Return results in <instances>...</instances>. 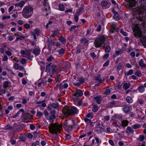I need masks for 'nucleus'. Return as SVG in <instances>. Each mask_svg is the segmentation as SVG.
Segmentation results:
<instances>
[{
	"mask_svg": "<svg viewBox=\"0 0 146 146\" xmlns=\"http://www.w3.org/2000/svg\"><path fill=\"white\" fill-rule=\"evenodd\" d=\"M101 5L102 7H105L106 8H108L110 7L109 5L108 4V2L105 1H103L101 3Z\"/></svg>",
	"mask_w": 146,
	"mask_h": 146,
	"instance_id": "20",
	"label": "nucleus"
},
{
	"mask_svg": "<svg viewBox=\"0 0 146 146\" xmlns=\"http://www.w3.org/2000/svg\"><path fill=\"white\" fill-rule=\"evenodd\" d=\"M58 39L60 42L63 44H65L66 43V40L65 38L63 36L60 37L58 38Z\"/></svg>",
	"mask_w": 146,
	"mask_h": 146,
	"instance_id": "24",
	"label": "nucleus"
},
{
	"mask_svg": "<svg viewBox=\"0 0 146 146\" xmlns=\"http://www.w3.org/2000/svg\"><path fill=\"white\" fill-rule=\"evenodd\" d=\"M120 33L124 36H127L126 33L123 31V30L121 29L120 30Z\"/></svg>",
	"mask_w": 146,
	"mask_h": 146,
	"instance_id": "53",
	"label": "nucleus"
},
{
	"mask_svg": "<svg viewBox=\"0 0 146 146\" xmlns=\"http://www.w3.org/2000/svg\"><path fill=\"white\" fill-rule=\"evenodd\" d=\"M40 53V49L39 47L35 48L33 51V53L35 56L39 55Z\"/></svg>",
	"mask_w": 146,
	"mask_h": 146,
	"instance_id": "14",
	"label": "nucleus"
},
{
	"mask_svg": "<svg viewBox=\"0 0 146 146\" xmlns=\"http://www.w3.org/2000/svg\"><path fill=\"white\" fill-rule=\"evenodd\" d=\"M140 40L144 44H146V37H142L140 38Z\"/></svg>",
	"mask_w": 146,
	"mask_h": 146,
	"instance_id": "36",
	"label": "nucleus"
},
{
	"mask_svg": "<svg viewBox=\"0 0 146 146\" xmlns=\"http://www.w3.org/2000/svg\"><path fill=\"white\" fill-rule=\"evenodd\" d=\"M134 130L130 127H128L126 129V132L127 134H130V133H133Z\"/></svg>",
	"mask_w": 146,
	"mask_h": 146,
	"instance_id": "22",
	"label": "nucleus"
},
{
	"mask_svg": "<svg viewBox=\"0 0 146 146\" xmlns=\"http://www.w3.org/2000/svg\"><path fill=\"white\" fill-rule=\"evenodd\" d=\"M64 124V128L67 131H70L74 128V123L73 120L65 121Z\"/></svg>",
	"mask_w": 146,
	"mask_h": 146,
	"instance_id": "5",
	"label": "nucleus"
},
{
	"mask_svg": "<svg viewBox=\"0 0 146 146\" xmlns=\"http://www.w3.org/2000/svg\"><path fill=\"white\" fill-rule=\"evenodd\" d=\"M11 18L10 16H5L4 15L2 17L3 19L4 20L6 19H9Z\"/></svg>",
	"mask_w": 146,
	"mask_h": 146,
	"instance_id": "51",
	"label": "nucleus"
},
{
	"mask_svg": "<svg viewBox=\"0 0 146 146\" xmlns=\"http://www.w3.org/2000/svg\"><path fill=\"white\" fill-rule=\"evenodd\" d=\"M65 8L64 6L62 4H61L59 6V9L60 11H63Z\"/></svg>",
	"mask_w": 146,
	"mask_h": 146,
	"instance_id": "40",
	"label": "nucleus"
},
{
	"mask_svg": "<svg viewBox=\"0 0 146 146\" xmlns=\"http://www.w3.org/2000/svg\"><path fill=\"white\" fill-rule=\"evenodd\" d=\"M106 38L104 36H99L95 40L94 44L96 48L100 47L102 45L104 44Z\"/></svg>",
	"mask_w": 146,
	"mask_h": 146,
	"instance_id": "6",
	"label": "nucleus"
},
{
	"mask_svg": "<svg viewBox=\"0 0 146 146\" xmlns=\"http://www.w3.org/2000/svg\"><path fill=\"white\" fill-rule=\"evenodd\" d=\"M80 15L76 13L74 15V19L76 22H77L78 20V16Z\"/></svg>",
	"mask_w": 146,
	"mask_h": 146,
	"instance_id": "45",
	"label": "nucleus"
},
{
	"mask_svg": "<svg viewBox=\"0 0 146 146\" xmlns=\"http://www.w3.org/2000/svg\"><path fill=\"white\" fill-rule=\"evenodd\" d=\"M130 86L129 84L127 83H125L123 86V88L125 90H126Z\"/></svg>",
	"mask_w": 146,
	"mask_h": 146,
	"instance_id": "30",
	"label": "nucleus"
},
{
	"mask_svg": "<svg viewBox=\"0 0 146 146\" xmlns=\"http://www.w3.org/2000/svg\"><path fill=\"white\" fill-rule=\"evenodd\" d=\"M84 121L88 125V123H90V124H92V122L90 119L87 118V117H85L84 118Z\"/></svg>",
	"mask_w": 146,
	"mask_h": 146,
	"instance_id": "41",
	"label": "nucleus"
},
{
	"mask_svg": "<svg viewBox=\"0 0 146 146\" xmlns=\"http://www.w3.org/2000/svg\"><path fill=\"white\" fill-rule=\"evenodd\" d=\"M110 92L111 91L109 89H107L105 90V94L107 95L110 94Z\"/></svg>",
	"mask_w": 146,
	"mask_h": 146,
	"instance_id": "57",
	"label": "nucleus"
},
{
	"mask_svg": "<svg viewBox=\"0 0 146 146\" xmlns=\"http://www.w3.org/2000/svg\"><path fill=\"white\" fill-rule=\"evenodd\" d=\"M35 34L37 35H39L40 33V30L38 29H36L35 30Z\"/></svg>",
	"mask_w": 146,
	"mask_h": 146,
	"instance_id": "56",
	"label": "nucleus"
},
{
	"mask_svg": "<svg viewBox=\"0 0 146 146\" xmlns=\"http://www.w3.org/2000/svg\"><path fill=\"white\" fill-rule=\"evenodd\" d=\"M39 0L38 1L37 3L39 4L40 6L41 5L43 4L44 6L46 11H47V9H50L49 4L48 2V0Z\"/></svg>",
	"mask_w": 146,
	"mask_h": 146,
	"instance_id": "8",
	"label": "nucleus"
},
{
	"mask_svg": "<svg viewBox=\"0 0 146 146\" xmlns=\"http://www.w3.org/2000/svg\"><path fill=\"white\" fill-rule=\"evenodd\" d=\"M134 35L137 38H140L142 36V33L140 29L136 27L133 29Z\"/></svg>",
	"mask_w": 146,
	"mask_h": 146,
	"instance_id": "10",
	"label": "nucleus"
},
{
	"mask_svg": "<svg viewBox=\"0 0 146 146\" xmlns=\"http://www.w3.org/2000/svg\"><path fill=\"white\" fill-rule=\"evenodd\" d=\"M54 58L52 56H50L47 59V60L48 62L51 61Z\"/></svg>",
	"mask_w": 146,
	"mask_h": 146,
	"instance_id": "48",
	"label": "nucleus"
},
{
	"mask_svg": "<svg viewBox=\"0 0 146 146\" xmlns=\"http://www.w3.org/2000/svg\"><path fill=\"white\" fill-rule=\"evenodd\" d=\"M110 62L109 60L107 61L106 62H105L104 65H103V66L104 67H106L108 66Z\"/></svg>",
	"mask_w": 146,
	"mask_h": 146,
	"instance_id": "59",
	"label": "nucleus"
},
{
	"mask_svg": "<svg viewBox=\"0 0 146 146\" xmlns=\"http://www.w3.org/2000/svg\"><path fill=\"white\" fill-rule=\"evenodd\" d=\"M123 51V50H120L116 51L115 53L118 56L120 53H122Z\"/></svg>",
	"mask_w": 146,
	"mask_h": 146,
	"instance_id": "60",
	"label": "nucleus"
},
{
	"mask_svg": "<svg viewBox=\"0 0 146 146\" xmlns=\"http://www.w3.org/2000/svg\"><path fill=\"white\" fill-rule=\"evenodd\" d=\"M138 89L140 92H143L144 91L145 88L143 86H141L138 88Z\"/></svg>",
	"mask_w": 146,
	"mask_h": 146,
	"instance_id": "42",
	"label": "nucleus"
},
{
	"mask_svg": "<svg viewBox=\"0 0 146 146\" xmlns=\"http://www.w3.org/2000/svg\"><path fill=\"white\" fill-rule=\"evenodd\" d=\"M33 8L30 6H26L24 7L22 11V15L25 18L30 17L33 13Z\"/></svg>",
	"mask_w": 146,
	"mask_h": 146,
	"instance_id": "3",
	"label": "nucleus"
},
{
	"mask_svg": "<svg viewBox=\"0 0 146 146\" xmlns=\"http://www.w3.org/2000/svg\"><path fill=\"white\" fill-rule=\"evenodd\" d=\"M139 64L141 67H146V64L143 63L142 59H141L140 60Z\"/></svg>",
	"mask_w": 146,
	"mask_h": 146,
	"instance_id": "27",
	"label": "nucleus"
},
{
	"mask_svg": "<svg viewBox=\"0 0 146 146\" xmlns=\"http://www.w3.org/2000/svg\"><path fill=\"white\" fill-rule=\"evenodd\" d=\"M116 102L115 101H113L112 102H109L106 106L108 108H112L115 106Z\"/></svg>",
	"mask_w": 146,
	"mask_h": 146,
	"instance_id": "18",
	"label": "nucleus"
},
{
	"mask_svg": "<svg viewBox=\"0 0 146 146\" xmlns=\"http://www.w3.org/2000/svg\"><path fill=\"white\" fill-rule=\"evenodd\" d=\"M25 2L24 1H21L18 3L14 4L13 5L15 6V8H16L18 6L19 7L21 8H22L25 5Z\"/></svg>",
	"mask_w": 146,
	"mask_h": 146,
	"instance_id": "16",
	"label": "nucleus"
},
{
	"mask_svg": "<svg viewBox=\"0 0 146 146\" xmlns=\"http://www.w3.org/2000/svg\"><path fill=\"white\" fill-rule=\"evenodd\" d=\"M27 60L25 58H22L21 61V62L22 64H24L26 63Z\"/></svg>",
	"mask_w": 146,
	"mask_h": 146,
	"instance_id": "50",
	"label": "nucleus"
},
{
	"mask_svg": "<svg viewBox=\"0 0 146 146\" xmlns=\"http://www.w3.org/2000/svg\"><path fill=\"white\" fill-rule=\"evenodd\" d=\"M129 7L131 9H133L132 14L133 16L136 18L140 22H142L141 24L143 27H146V23H145L143 18L140 16L146 10V6L142 5L139 7L133 9L132 7L135 6V1L134 0H129Z\"/></svg>",
	"mask_w": 146,
	"mask_h": 146,
	"instance_id": "1",
	"label": "nucleus"
},
{
	"mask_svg": "<svg viewBox=\"0 0 146 146\" xmlns=\"http://www.w3.org/2000/svg\"><path fill=\"white\" fill-rule=\"evenodd\" d=\"M62 127V126L60 124L52 123L49 126L48 129L51 133L57 134L61 132Z\"/></svg>",
	"mask_w": 146,
	"mask_h": 146,
	"instance_id": "4",
	"label": "nucleus"
},
{
	"mask_svg": "<svg viewBox=\"0 0 146 146\" xmlns=\"http://www.w3.org/2000/svg\"><path fill=\"white\" fill-rule=\"evenodd\" d=\"M10 84V82L9 81H5L4 82L3 86L4 88H6L9 86V85Z\"/></svg>",
	"mask_w": 146,
	"mask_h": 146,
	"instance_id": "25",
	"label": "nucleus"
},
{
	"mask_svg": "<svg viewBox=\"0 0 146 146\" xmlns=\"http://www.w3.org/2000/svg\"><path fill=\"white\" fill-rule=\"evenodd\" d=\"M62 111L65 116H72L77 112V109L75 107H64Z\"/></svg>",
	"mask_w": 146,
	"mask_h": 146,
	"instance_id": "2",
	"label": "nucleus"
},
{
	"mask_svg": "<svg viewBox=\"0 0 146 146\" xmlns=\"http://www.w3.org/2000/svg\"><path fill=\"white\" fill-rule=\"evenodd\" d=\"M123 111L125 113H128L130 110V108L128 105L125 106L123 108Z\"/></svg>",
	"mask_w": 146,
	"mask_h": 146,
	"instance_id": "23",
	"label": "nucleus"
},
{
	"mask_svg": "<svg viewBox=\"0 0 146 146\" xmlns=\"http://www.w3.org/2000/svg\"><path fill=\"white\" fill-rule=\"evenodd\" d=\"M8 60V57L7 56L4 55L3 56V58L2 59L3 61H7Z\"/></svg>",
	"mask_w": 146,
	"mask_h": 146,
	"instance_id": "52",
	"label": "nucleus"
},
{
	"mask_svg": "<svg viewBox=\"0 0 146 146\" xmlns=\"http://www.w3.org/2000/svg\"><path fill=\"white\" fill-rule=\"evenodd\" d=\"M104 46V48H105V51L106 52H110L111 50V48L109 46H106L105 47V44Z\"/></svg>",
	"mask_w": 146,
	"mask_h": 146,
	"instance_id": "34",
	"label": "nucleus"
},
{
	"mask_svg": "<svg viewBox=\"0 0 146 146\" xmlns=\"http://www.w3.org/2000/svg\"><path fill=\"white\" fill-rule=\"evenodd\" d=\"M52 33L51 34V36L53 37L54 36L56 35L59 33V31L58 30H56L54 31H52Z\"/></svg>",
	"mask_w": 146,
	"mask_h": 146,
	"instance_id": "38",
	"label": "nucleus"
},
{
	"mask_svg": "<svg viewBox=\"0 0 146 146\" xmlns=\"http://www.w3.org/2000/svg\"><path fill=\"white\" fill-rule=\"evenodd\" d=\"M30 114L29 113H25L22 115V117L24 120V122H28L27 120L30 119Z\"/></svg>",
	"mask_w": 146,
	"mask_h": 146,
	"instance_id": "15",
	"label": "nucleus"
},
{
	"mask_svg": "<svg viewBox=\"0 0 146 146\" xmlns=\"http://www.w3.org/2000/svg\"><path fill=\"white\" fill-rule=\"evenodd\" d=\"M133 71L131 69L129 70L128 72H125V75L126 76H128L133 74Z\"/></svg>",
	"mask_w": 146,
	"mask_h": 146,
	"instance_id": "32",
	"label": "nucleus"
},
{
	"mask_svg": "<svg viewBox=\"0 0 146 146\" xmlns=\"http://www.w3.org/2000/svg\"><path fill=\"white\" fill-rule=\"evenodd\" d=\"M80 42L82 43L86 44L88 42V41L86 38L84 37V38H82L81 39Z\"/></svg>",
	"mask_w": 146,
	"mask_h": 146,
	"instance_id": "35",
	"label": "nucleus"
},
{
	"mask_svg": "<svg viewBox=\"0 0 146 146\" xmlns=\"http://www.w3.org/2000/svg\"><path fill=\"white\" fill-rule=\"evenodd\" d=\"M22 34L21 33H19V34H17V36H18L20 37V38H25V37L23 36H22Z\"/></svg>",
	"mask_w": 146,
	"mask_h": 146,
	"instance_id": "64",
	"label": "nucleus"
},
{
	"mask_svg": "<svg viewBox=\"0 0 146 146\" xmlns=\"http://www.w3.org/2000/svg\"><path fill=\"white\" fill-rule=\"evenodd\" d=\"M78 81L80 83V84H82L83 83H84V79L82 78H79L78 79Z\"/></svg>",
	"mask_w": 146,
	"mask_h": 146,
	"instance_id": "47",
	"label": "nucleus"
},
{
	"mask_svg": "<svg viewBox=\"0 0 146 146\" xmlns=\"http://www.w3.org/2000/svg\"><path fill=\"white\" fill-rule=\"evenodd\" d=\"M122 85L120 82H118L117 83L115 87V89L117 90H119L121 89V87Z\"/></svg>",
	"mask_w": 146,
	"mask_h": 146,
	"instance_id": "31",
	"label": "nucleus"
},
{
	"mask_svg": "<svg viewBox=\"0 0 146 146\" xmlns=\"http://www.w3.org/2000/svg\"><path fill=\"white\" fill-rule=\"evenodd\" d=\"M27 136L29 138L31 139L33 137V135L32 134L30 133H28L27 134Z\"/></svg>",
	"mask_w": 146,
	"mask_h": 146,
	"instance_id": "61",
	"label": "nucleus"
},
{
	"mask_svg": "<svg viewBox=\"0 0 146 146\" xmlns=\"http://www.w3.org/2000/svg\"><path fill=\"white\" fill-rule=\"evenodd\" d=\"M24 112V110L23 109H21L19 111H18L17 113L13 116V118H16L17 116H19L21 112H22L23 113Z\"/></svg>",
	"mask_w": 146,
	"mask_h": 146,
	"instance_id": "26",
	"label": "nucleus"
},
{
	"mask_svg": "<svg viewBox=\"0 0 146 146\" xmlns=\"http://www.w3.org/2000/svg\"><path fill=\"white\" fill-rule=\"evenodd\" d=\"M96 125L100 129V132H98L99 133H102V131H105V129H104V126L102 122L101 124L100 123H97Z\"/></svg>",
	"mask_w": 146,
	"mask_h": 146,
	"instance_id": "13",
	"label": "nucleus"
},
{
	"mask_svg": "<svg viewBox=\"0 0 146 146\" xmlns=\"http://www.w3.org/2000/svg\"><path fill=\"white\" fill-rule=\"evenodd\" d=\"M52 64V63H50L47 65L45 70L46 72H49L51 77L52 76L56 68V65L53 64L51 65Z\"/></svg>",
	"mask_w": 146,
	"mask_h": 146,
	"instance_id": "7",
	"label": "nucleus"
},
{
	"mask_svg": "<svg viewBox=\"0 0 146 146\" xmlns=\"http://www.w3.org/2000/svg\"><path fill=\"white\" fill-rule=\"evenodd\" d=\"M42 113L40 111H38L36 115L37 116L39 117H40L42 115Z\"/></svg>",
	"mask_w": 146,
	"mask_h": 146,
	"instance_id": "58",
	"label": "nucleus"
},
{
	"mask_svg": "<svg viewBox=\"0 0 146 146\" xmlns=\"http://www.w3.org/2000/svg\"><path fill=\"white\" fill-rule=\"evenodd\" d=\"M24 27L27 29H29L30 27V25L28 24H25L24 25Z\"/></svg>",
	"mask_w": 146,
	"mask_h": 146,
	"instance_id": "55",
	"label": "nucleus"
},
{
	"mask_svg": "<svg viewBox=\"0 0 146 146\" xmlns=\"http://www.w3.org/2000/svg\"><path fill=\"white\" fill-rule=\"evenodd\" d=\"M65 51V49L63 48H62L57 50V51L58 53V56L59 57L62 56L64 54Z\"/></svg>",
	"mask_w": 146,
	"mask_h": 146,
	"instance_id": "19",
	"label": "nucleus"
},
{
	"mask_svg": "<svg viewBox=\"0 0 146 146\" xmlns=\"http://www.w3.org/2000/svg\"><path fill=\"white\" fill-rule=\"evenodd\" d=\"M126 100L128 103H131L133 101L132 98L129 96H128L127 97Z\"/></svg>",
	"mask_w": 146,
	"mask_h": 146,
	"instance_id": "33",
	"label": "nucleus"
},
{
	"mask_svg": "<svg viewBox=\"0 0 146 146\" xmlns=\"http://www.w3.org/2000/svg\"><path fill=\"white\" fill-rule=\"evenodd\" d=\"M83 95V93L81 90L77 89L76 90L74 91L73 94L72 95L73 98L75 99H77L79 96L81 97Z\"/></svg>",
	"mask_w": 146,
	"mask_h": 146,
	"instance_id": "9",
	"label": "nucleus"
},
{
	"mask_svg": "<svg viewBox=\"0 0 146 146\" xmlns=\"http://www.w3.org/2000/svg\"><path fill=\"white\" fill-rule=\"evenodd\" d=\"M98 108L97 105H94L92 109V111L94 112H95L98 111Z\"/></svg>",
	"mask_w": 146,
	"mask_h": 146,
	"instance_id": "39",
	"label": "nucleus"
},
{
	"mask_svg": "<svg viewBox=\"0 0 146 146\" xmlns=\"http://www.w3.org/2000/svg\"><path fill=\"white\" fill-rule=\"evenodd\" d=\"M31 49H25L21 50L20 51L21 54L23 55V57L27 58L31 54Z\"/></svg>",
	"mask_w": 146,
	"mask_h": 146,
	"instance_id": "11",
	"label": "nucleus"
},
{
	"mask_svg": "<svg viewBox=\"0 0 146 146\" xmlns=\"http://www.w3.org/2000/svg\"><path fill=\"white\" fill-rule=\"evenodd\" d=\"M121 126L125 127L128 126L129 122L127 120H123L121 121Z\"/></svg>",
	"mask_w": 146,
	"mask_h": 146,
	"instance_id": "21",
	"label": "nucleus"
},
{
	"mask_svg": "<svg viewBox=\"0 0 146 146\" xmlns=\"http://www.w3.org/2000/svg\"><path fill=\"white\" fill-rule=\"evenodd\" d=\"M94 98L96 102L98 104H100L101 103V97L100 96H98L94 97Z\"/></svg>",
	"mask_w": 146,
	"mask_h": 146,
	"instance_id": "29",
	"label": "nucleus"
},
{
	"mask_svg": "<svg viewBox=\"0 0 146 146\" xmlns=\"http://www.w3.org/2000/svg\"><path fill=\"white\" fill-rule=\"evenodd\" d=\"M140 127L141 125H140V124L138 123H137L136 124L132 125V128L133 129H136L140 128Z\"/></svg>",
	"mask_w": 146,
	"mask_h": 146,
	"instance_id": "37",
	"label": "nucleus"
},
{
	"mask_svg": "<svg viewBox=\"0 0 146 146\" xmlns=\"http://www.w3.org/2000/svg\"><path fill=\"white\" fill-rule=\"evenodd\" d=\"M93 117V116L92 113H89L87 114L86 117H87V118L90 117L92 118Z\"/></svg>",
	"mask_w": 146,
	"mask_h": 146,
	"instance_id": "54",
	"label": "nucleus"
},
{
	"mask_svg": "<svg viewBox=\"0 0 146 146\" xmlns=\"http://www.w3.org/2000/svg\"><path fill=\"white\" fill-rule=\"evenodd\" d=\"M110 117L109 115H106L104 117V119L106 121H108L110 119Z\"/></svg>",
	"mask_w": 146,
	"mask_h": 146,
	"instance_id": "63",
	"label": "nucleus"
},
{
	"mask_svg": "<svg viewBox=\"0 0 146 146\" xmlns=\"http://www.w3.org/2000/svg\"><path fill=\"white\" fill-rule=\"evenodd\" d=\"M122 67V64L121 63H120L118 64L117 65V71H119Z\"/></svg>",
	"mask_w": 146,
	"mask_h": 146,
	"instance_id": "43",
	"label": "nucleus"
},
{
	"mask_svg": "<svg viewBox=\"0 0 146 146\" xmlns=\"http://www.w3.org/2000/svg\"><path fill=\"white\" fill-rule=\"evenodd\" d=\"M84 8L83 7H81L78 9L77 12L76 13L80 15L81 14V12L83 10Z\"/></svg>",
	"mask_w": 146,
	"mask_h": 146,
	"instance_id": "49",
	"label": "nucleus"
},
{
	"mask_svg": "<svg viewBox=\"0 0 146 146\" xmlns=\"http://www.w3.org/2000/svg\"><path fill=\"white\" fill-rule=\"evenodd\" d=\"M112 11L114 12V16L113 17L114 19L116 21L119 20L120 19V16L115 11L114 9H113Z\"/></svg>",
	"mask_w": 146,
	"mask_h": 146,
	"instance_id": "17",
	"label": "nucleus"
},
{
	"mask_svg": "<svg viewBox=\"0 0 146 146\" xmlns=\"http://www.w3.org/2000/svg\"><path fill=\"white\" fill-rule=\"evenodd\" d=\"M135 75L138 77H140L142 76V74L140 71L138 70L135 73Z\"/></svg>",
	"mask_w": 146,
	"mask_h": 146,
	"instance_id": "46",
	"label": "nucleus"
},
{
	"mask_svg": "<svg viewBox=\"0 0 146 146\" xmlns=\"http://www.w3.org/2000/svg\"><path fill=\"white\" fill-rule=\"evenodd\" d=\"M19 65L17 63H15L14 65V68L15 70H17L19 69Z\"/></svg>",
	"mask_w": 146,
	"mask_h": 146,
	"instance_id": "62",
	"label": "nucleus"
},
{
	"mask_svg": "<svg viewBox=\"0 0 146 146\" xmlns=\"http://www.w3.org/2000/svg\"><path fill=\"white\" fill-rule=\"evenodd\" d=\"M56 118L55 115H49L47 117L48 119L50 120V121L52 122V120Z\"/></svg>",
	"mask_w": 146,
	"mask_h": 146,
	"instance_id": "28",
	"label": "nucleus"
},
{
	"mask_svg": "<svg viewBox=\"0 0 146 146\" xmlns=\"http://www.w3.org/2000/svg\"><path fill=\"white\" fill-rule=\"evenodd\" d=\"M58 107V104L57 103H52L50 104L48 106V109L49 110H51L53 109L57 108Z\"/></svg>",
	"mask_w": 146,
	"mask_h": 146,
	"instance_id": "12",
	"label": "nucleus"
},
{
	"mask_svg": "<svg viewBox=\"0 0 146 146\" xmlns=\"http://www.w3.org/2000/svg\"><path fill=\"white\" fill-rule=\"evenodd\" d=\"M144 138L145 137L144 135H141L139 136L138 140L139 141L142 142L144 140Z\"/></svg>",
	"mask_w": 146,
	"mask_h": 146,
	"instance_id": "44",
	"label": "nucleus"
}]
</instances>
